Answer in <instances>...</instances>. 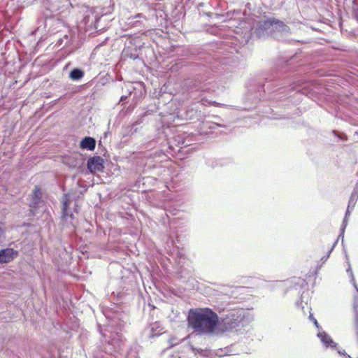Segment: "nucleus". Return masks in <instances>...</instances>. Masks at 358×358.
<instances>
[{
    "mask_svg": "<svg viewBox=\"0 0 358 358\" xmlns=\"http://www.w3.org/2000/svg\"><path fill=\"white\" fill-rule=\"evenodd\" d=\"M156 143H157V141H151V142H150V143H147V144L145 145V148H146V149H149L152 145H155V144H156Z\"/></svg>",
    "mask_w": 358,
    "mask_h": 358,
    "instance_id": "nucleus-33",
    "label": "nucleus"
},
{
    "mask_svg": "<svg viewBox=\"0 0 358 358\" xmlns=\"http://www.w3.org/2000/svg\"><path fill=\"white\" fill-rule=\"evenodd\" d=\"M69 36L65 35L63 38H60L58 41L59 45H62L64 43V46L66 45L69 43Z\"/></svg>",
    "mask_w": 358,
    "mask_h": 358,
    "instance_id": "nucleus-25",
    "label": "nucleus"
},
{
    "mask_svg": "<svg viewBox=\"0 0 358 358\" xmlns=\"http://www.w3.org/2000/svg\"><path fill=\"white\" fill-rule=\"evenodd\" d=\"M317 336L320 338L321 343L325 348H331V349H336L337 343H335L330 336L325 331H321L317 332Z\"/></svg>",
    "mask_w": 358,
    "mask_h": 358,
    "instance_id": "nucleus-12",
    "label": "nucleus"
},
{
    "mask_svg": "<svg viewBox=\"0 0 358 358\" xmlns=\"http://www.w3.org/2000/svg\"><path fill=\"white\" fill-rule=\"evenodd\" d=\"M358 200V182H356L355 185L353 188V190L351 193L348 201L349 207H352V209H354L356 203Z\"/></svg>",
    "mask_w": 358,
    "mask_h": 358,
    "instance_id": "nucleus-18",
    "label": "nucleus"
},
{
    "mask_svg": "<svg viewBox=\"0 0 358 358\" xmlns=\"http://www.w3.org/2000/svg\"><path fill=\"white\" fill-rule=\"evenodd\" d=\"M128 96L127 95H122L121 97H120V101H124V100H126L127 99Z\"/></svg>",
    "mask_w": 358,
    "mask_h": 358,
    "instance_id": "nucleus-35",
    "label": "nucleus"
},
{
    "mask_svg": "<svg viewBox=\"0 0 358 358\" xmlns=\"http://www.w3.org/2000/svg\"><path fill=\"white\" fill-rule=\"evenodd\" d=\"M345 358H348V357H345Z\"/></svg>",
    "mask_w": 358,
    "mask_h": 358,
    "instance_id": "nucleus-39",
    "label": "nucleus"
},
{
    "mask_svg": "<svg viewBox=\"0 0 358 358\" xmlns=\"http://www.w3.org/2000/svg\"><path fill=\"white\" fill-rule=\"evenodd\" d=\"M205 127H208L210 129H215L217 127H224V128L226 127V126L224 124L215 123V122H206L205 124Z\"/></svg>",
    "mask_w": 358,
    "mask_h": 358,
    "instance_id": "nucleus-23",
    "label": "nucleus"
},
{
    "mask_svg": "<svg viewBox=\"0 0 358 358\" xmlns=\"http://www.w3.org/2000/svg\"><path fill=\"white\" fill-rule=\"evenodd\" d=\"M172 358H176V357L174 356H173Z\"/></svg>",
    "mask_w": 358,
    "mask_h": 358,
    "instance_id": "nucleus-38",
    "label": "nucleus"
},
{
    "mask_svg": "<svg viewBox=\"0 0 358 358\" xmlns=\"http://www.w3.org/2000/svg\"><path fill=\"white\" fill-rule=\"evenodd\" d=\"M346 225H347V219H345V217L343 221L341 233L340 236H341V235L343 236V233L345 231V228Z\"/></svg>",
    "mask_w": 358,
    "mask_h": 358,
    "instance_id": "nucleus-29",
    "label": "nucleus"
},
{
    "mask_svg": "<svg viewBox=\"0 0 358 358\" xmlns=\"http://www.w3.org/2000/svg\"><path fill=\"white\" fill-rule=\"evenodd\" d=\"M289 31V27L285 22L275 17H270L260 20L253 34L259 38L271 36L277 41H281L282 34H287Z\"/></svg>",
    "mask_w": 358,
    "mask_h": 358,
    "instance_id": "nucleus-4",
    "label": "nucleus"
},
{
    "mask_svg": "<svg viewBox=\"0 0 358 358\" xmlns=\"http://www.w3.org/2000/svg\"><path fill=\"white\" fill-rule=\"evenodd\" d=\"M265 83L262 81H252L244 97V109L250 110L257 107L264 98Z\"/></svg>",
    "mask_w": 358,
    "mask_h": 358,
    "instance_id": "nucleus-6",
    "label": "nucleus"
},
{
    "mask_svg": "<svg viewBox=\"0 0 358 358\" xmlns=\"http://www.w3.org/2000/svg\"><path fill=\"white\" fill-rule=\"evenodd\" d=\"M69 199H67L66 198L64 199L62 201V218L64 220H67L69 216L71 218H72L73 215V213H69Z\"/></svg>",
    "mask_w": 358,
    "mask_h": 358,
    "instance_id": "nucleus-21",
    "label": "nucleus"
},
{
    "mask_svg": "<svg viewBox=\"0 0 358 358\" xmlns=\"http://www.w3.org/2000/svg\"><path fill=\"white\" fill-rule=\"evenodd\" d=\"M19 255L17 250L11 248L0 250V264H8L13 261Z\"/></svg>",
    "mask_w": 358,
    "mask_h": 358,
    "instance_id": "nucleus-10",
    "label": "nucleus"
},
{
    "mask_svg": "<svg viewBox=\"0 0 358 358\" xmlns=\"http://www.w3.org/2000/svg\"><path fill=\"white\" fill-rule=\"evenodd\" d=\"M189 328L196 335H209L215 332L219 324L217 314L209 308L191 309L187 316Z\"/></svg>",
    "mask_w": 358,
    "mask_h": 358,
    "instance_id": "nucleus-1",
    "label": "nucleus"
},
{
    "mask_svg": "<svg viewBox=\"0 0 358 358\" xmlns=\"http://www.w3.org/2000/svg\"><path fill=\"white\" fill-rule=\"evenodd\" d=\"M103 159L100 156H94L87 160V168L91 173L101 172L104 169Z\"/></svg>",
    "mask_w": 358,
    "mask_h": 358,
    "instance_id": "nucleus-11",
    "label": "nucleus"
},
{
    "mask_svg": "<svg viewBox=\"0 0 358 358\" xmlns=\"http://www.w3.org/2000/svg\"><path fill=\"white\" fill-rule=\"evenodd\" d=\"M337 352L341 355H343L345 357L352 358L350 355H347L345 350H337Z\"/></svg>",
    "mask_w": 358,
    "mask_h": 358,
    "instance_id": "nucleus-30",
    "label": "nucleus"
},
{
    "mask_svg": "<svg viewBox=\"0 0 358 358\" xmlns=\"http://www.w3.org/2000/svg\"><path fill=\"white\" fill-rule=\"evenodd\" d=\"M108 344L113 345L115 350L121 349L120 345L117 343V340L115 338H113L111 341H109Z\"/></svg>",
    "mask_w": 358,
    "mask_h": 358,
    "instance_id": "nucleus-24",
    "label": "nucleus"
},
{
    "mask_svg": "<svg viewBox=\"0 0 358 358\" xmlns=\"http://www.w3.org/2000/svg\"><path fill=\"white\" fill-rule=\"evenodd\" d=\"M44 6H45L46 9L50 10L51 13H54L57 10V9L55 7H47L45 4Z\"/></svg>",
    "mask_w": 358,
    "mask_h": 358,
    "instance_id": "nucleus-34",
    "label": "nucleus"
},
{
    "mask_svg": "<svg viewBox=\"0 0 358 358\" xmlns=\"http://www.w3.org/2000/svg\"><path fill=\"white\" fill-rule=\"evenodd\" d=\"M352 210H353V209H352V207H349V206H348L345 215V219H347L348 216H349L350 215V213Z\"/></svg>",
    "mask_w": 358,
    "mask_h": 358,
    "instance_id": "nucleus-32",
    "label": "nucleus"
},
{
    "mask_svg": "<svg viewBox=\"0 0 358 358\" xmlns=\"http://www.w3.org/2000/svg\"><path fill=\"white\" fill-rule=\"evenodd\" d=\"M169 342V344H170V347H173V346L177 345L179 343V341H178V339L176 338H170Z\"/></svg>",
    "mask_w": 358,
    "mask_h": 358,
    "instance_id": "nucleus-27",
    "label": "nucleus"
},
{
    "mask_svg": "<svg viewBox=\"0 0 358 358\" xmlns=\"http://www.w3.org/2000/svg\"><path fill=\"white\" fill-rule=\"evenodd\" d=\"M332 133L342 141H347L348 139L347 136L345 134L338 135L335 130L332 131Z\"/></svg>",
    "mask_w": 358,
    "mask_h": 358,
    "instance_id": "nucleus-26",
    "label": "nucleus"
},
{
    "mask_svg": "<svg viewBox=\"0 0 358 358\" xmlns=\"http://www.w3.org/2000/svg\"><path fill=\"white\" fill-rule=\"evenodd\" d=\"M266 90L268 91L267 99L278 101L291 96V92L296 90L303 94L308 95L309 90L306 86L296 85L294 83H291L288 80H274L266 81ZM306 85V84H303Z\"/></svg>",
    "mask_w": 358,
    "mask_h": 358,
    "instance_id": "nucleus-3",
    "label": "nucleus"
},
{
    "mask_svg": "<svg viewBox=\"0 0 358 358\" xmlns=\"http://www.w3.org/2000/svg\"><path fill=\"white\" fill-rule=\"evenodd\" d=\"M136 125V124H134L132 125V129H134L135 126Z\"/></svg>",
    "mask_w": 358,
    "mask_h": 358,
    "instance_id": "nucleus-37",
    "label": "nucleus"
},
{
    "mask_svg": "<svg viewBox=\"0 0 358 358\" xmlns=\"http://www.w3.org/2000/svg\"><path fill=\"white\" fill-rule=\"evenodd\" d=\"M192 350L195 355L199 354L203 357L208 356V350H203L201 348H195L193 346L192 347Z\"/></svg>",
    "mask_w": 358,
    "mask_h": 358,
    "instance_id": "nucleus-22",
    "label": "nucleus"
},
{
    "mask_svg": "<svg viewBox=\"0 0 358 358\" xmlns=\"http://www.w3.org/2000/svg\"><path fill=\"white\" fill-rule=\"evenodd\" d=\"M43 203L42 199V192L41 189L36 186L30 195L29 199V210L28 213L29 217H34L38 214V210Z\"/></svg>",
    "mask_w": 358,
    "mask_h": 358,
    "instance_id": "nucleus-8",
    "label": "nucleus"
},
{
    "mask_svg": "<svg viewBox=\"0 0 358 358\" xmlns=\"http://www.w3.org/2000/svg\"><path fill=\"white\" fill-rule=\"evenodd\" d=\"M313 324L315 325V327L318 330V332L319 331H323L322 327L320 326L317 320L316 319H314V322H313Z\"/></svg>",
    "mask_w": 358,
    "mask_h": 358,
    "instance_id": "nucleus-31",
    "label": "nucleus"
},
{
    "mask_svg": "<svg viewBox=\"0 0 358 358\" xmlns=\"http://www.w3.org/2000/svg\"><path fill=\"white\" fill-rule=\"evenodd\" d=\"M127 90L129 92V95H131L133 92V91L135 90V87H134L133 84H128L126 85Z\"/></svg>",
    "mask_w": 358,
    "mask_h": 358,
    "instance_id": "nucleus-28",
    "label": "nucleus"
},
{
    "mask_svg": "<svg viewBox=\"0 0 358 358\" xmlns=\"http://www.w3.org/2000/svg\"><path fill=\"white\" fill-rule=\"evenodd\" d=\"M248 322V312L241 308L232 310L221 320H219L218 327L222 332L238 331Z\"/></svg>",
    "mask_w": 358,
    "mask_h": 358,
    "instance_id": "nucleus-5",
    "label": "nucleus"
},
{
    "mask_svg": "<svg viewBox=\"0 0 358 358\" xmlns=\"http://www.w3.org/2000/svg\"><path fill=\"white\" fill-rule=\"evenodd\" d=\"M96 140L90 136L84 137L80 142V148L82 150L92 151L96 147Z\"/></svg>",
    "mask_w": 358,
    "mask_h": 358,
    "instance_id": "nucleus-14",
    "label": "nucleus"
},
{
    "mask_svg": "<svg viewBox=\"0 0 358 358\" xmlns=\"http://www.w3.org/2000/svg\"><path fill=\"white\" fill-rule=\"evenodd\" d=\"M308 313H309V319H310V320L314 322V319H315V318L313 317V314L310 312Z\"/></svg>",
    "mask_w": 358,
    "mask_h": 358,
    "instance_id": "nucleus-36",
    "label": "nucleus"
},
{
    "mask_svg": "<svg viewBox=\"0 0 358 358\" xmlns=\"http://www.w3.org/2000/svg\"><path fill=\"white\" fill-rule=\"evenodd\" d=\"M84 76H85L84 71L79 68H74L69 73V78L72 80H76V81L81 80L84 77Z\"/></svg>",
    "mask_w": 358,
    "mask_h": 358,
    "instance_id": "nucleus-19",
    "label": "nucleus"
},
{
    "mask_svg": "<svg viewBox=\"0 0 358 358\" xmlns=\"http://www.w3.org/2000/svg\"><path fill=\"white\" fill-rule=\"evenodd\" d=\"M122 56L124 59H136L138 58V50L136 47L130 45H126L122 50Z\"/></svg>",
    "mask_w": 358,
    "mask_h": 358,
    "instance_id": "nucleus-13",
    "label": "nucleus"
},
{
    "mask_svg": "<svg viewBox=\"0 0 358 358\" xmlns=\"http://www.w3.org/2000/svg\"><path fill=\"white\" fill-rule=\"evenodd\" d=\"M167 156L161 150H156L154 153L145 156V170L150 171L152 173L159 175L165 171V166L162 164L166 161Z\"/></svg>",
    "mask_w": 358,
    "mask_h": 358,
    "instance_id": "nucleus-7",
    "label": "nucleus"
},
{
    "mask_svg": "<svg viewBox=\"0 0 358 358\" xmlns=\"http://www.w3.org/2000/svg\"><path fill=\"white\" fill-rule=\"evenodd\" d=\"M210 72L206 74H196L192 78L187 79L184 83L187 96L197 102H202L206 105V92H212L215 90V85L213 82V77Z\"/></svg>",
    "mask_w": 358,
    "mask_h": 358,
    "instance_id": "nucleus-2",
    "label": "nucleus"
},
{
    "mask_svg": "<svg viewBox=\"0 0 358 358\" xmlns=\"http://www.w3.org/2000/svg\"><path fill=\"white\" fill-rule=\"evenodd\" d=\"M345 6L352 11V15L358 22V0H345Z\"/></svg>",
    "mask_w": 358,
    "mask_h": 358,
    "instance_id": "nucleus-16",
    "label": "nucleus"
},
{
    "mask_svg": "<svg viewBox=\"0 0 358 358\" xmlns=\"http://www.w3.org/2000/svg\"><path fill=\"white\" fill-rule=\"evenodd\" d=\"M159 327L157 324H154L152 327L147 329L145 331L148 334V336L149 338H154L155 336H158L162 334V329H159Z\"/></svg>",
    "mask_w": 358,
    "mask_h": 358,
    "instance_id": "nucleus-20",
    "label": "nucleus"
},
{
    "mask_svg": "<svg viewBox=\"0 0 358 358\" xmlns=\"http://www.w3.org/2000/svg\"><path fill=\"white\" fill-rule=\"evenodd\" d=\"M201 117V111L193 108H189L185 111V118L187 120L194 121Z\"/></svg>",
    "mask_w": 358,
    "mask_h": 358,
    "instance_id": "nucleus-17",
    "label": "nucleus"
},
{
    "mask_svg": "<svg viewBox=\"0 0 358 358\" xmlns=\"http://www.w3.org/2000/svg\"><path fill=\"white\" fill-rule=\"evenodd\" d=\"M310 301V292L309 290L303 291L301 294L300 301L296 302V306L302 310L303 313L306 315L307 313H310L311 308L309 306Z\"/></svg>",
    "mask_w": 358,
    "mask_h": 358,
    "instance_id": "nucleus-9",
    "label": "nucleus"
},
{
    "mask_svg": "<svg viewBox=\"0 0 358 358\" xmlns=\"http://www.w3.org/2000/svg\"><path fill=\"white\" fill-rule=\"evenodd\" d=\"M166 143L169 145V148L171 150H174V145L178 147H187L188 143L186 142V140L182 135H178L174 137L173 142H171L169 139H166Z\"/></svg>",
    "mask_w": 358,
    "mask_h": 358,
    "instance_id": "nucleus-15",
    "label": "nucleus"
}]
</instances>
